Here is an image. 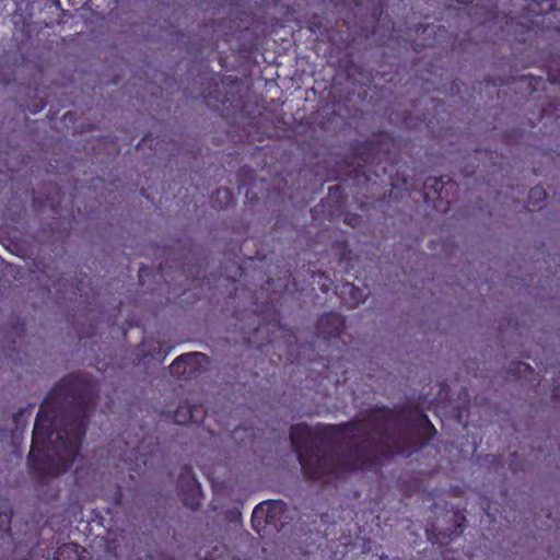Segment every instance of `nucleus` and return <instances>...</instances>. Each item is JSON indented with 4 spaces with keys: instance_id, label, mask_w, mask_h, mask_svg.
I'll return each instance as SVG.
<instances>
[{
    "instance_id": "obj_1",
    "label": "nucleus",
    "mask_w": 560,
    "mask_h": 560,
    "mask_svg": "<svg viewBox=\"0 0 560 560\" xmlns=\"http://www.w3.org/2000/svg\"><path fill=\"white\" fill-rule=\"evenodd\" d=\"M389 415L376 411L368 420L318 432L305 424L291 428L290 441L304 474L329 482L341 474L365 466L378 443L388 441Z\"/></svg>"
},
{
    "instance_id": "obj_2",
    "label": "nucleus",
    "mask_w": 560,
    "mask_h": 560,
    "mask_svg": "<svg viewBox=\"0 0 560 560\" xmlns=\"http://www.w3.org/2000/svg\"><path fill=\"white\" fill-rule=\"evenodd\" d=\"M85 417V410H80L57 421L40 408L34 424L30 452L32 460L40 457L38 470L57 476L72 465L84 434Z\"/></svg>"
},
{
    "instance_id": "obj_3",
    "label": "nucleus",
    "mask_w": 560,
    "mask_h": 560,
    "mask_svg": "<svg viewBox=\"0 0 560 560\" xmlns=\"http://www.w3.org/2000/svg\"><path fill=\"white\" fill-rule=\"evenodd\" d=\"M285 511V503L282 501H265L259 503L253 511L252 524L257 533L264 532L268 526L278 528V522Z\"/></svg>"
},
{
    "instance_id": "obj_4",
    "label": "nucleus",
    "mask_w": 560,
    "mask_h": 560,
    "mask_svg": "<svg viewBox=\"0 0 560 560\" xmlns=\"http://www.w3.org/2000/svg\"><path fill=\"white\" fill-rule=\"evenodd\" d=\"M208 364V358L200 352H190L178 357L171 365L172 375L178 378H190Z\"/></svg>"
},
{
    "instance_id": "obj_5",
    "label": "nucleus",
    "mask_w": 560,
    "mask_h": 560,
    "mask_svg": "<svg viewBox=\"0 0 560 560\" xmlns=\"http://www.w3.org/2000/svg\"><path fill=\"white\" fill-rule=\"evenodd\" d=\"M182 480L186 482L188 491L190 493V497L185 498L184 502L185 504L189 505L190 508H194L198 504L197 502V494L199 492V483L195 479V477L191 475L190 470H186L185 474L182 477Z\"/></svg>"
},
{
    "instance_id": "obj_6",
    "label": "nucleus",
    "mask_w": 560,
    "mask_h": 560,
    "mask_svg": "<svg viewBox=\"0 0 560 560\" xmlns=\"http://www.w3.org/2000/svg\"><path fill=\"white\" fill-rule=\"evenodd\" d=\"M342 322L339 315L329 314L319 320V329L323 334L334 335L338 332Z\"/></svg>"
},
{
    "instance_id": "obj_7",
    "label": "nucleus",
    "mask_w": 560,
    "mask_h": 560,
    "mask_svg": "<svg viewBox=\"0 0 560 560\" xmlns=\"http://www.w3.org/2000/svg\"><path fill=\"white\" fill-rule=\"evenodd\" d=\"M174 420L178 424H186L189 421H197V417L195 416V410L189 406L184 405L179 406L175 411Z\"/></svg>"
},
{
    "instance_id": "obj_8",
    "label": "nucleus",
    "mask_w": 560,
    "mask_h": 560,
    "mask_svg": "<svg viewBox=\"0 0 560 560\" xmlns=\"http://www.w3.org/2000/svg\"><path fill=\"white\" fill-rule=\"evenodd\" d=\"M78 545L67 544L58 549L55 560H78Z\"/></svg>"
},
{
    "instance_id": "obj_9",
    "label": "nucleus",
    "mask_w": 560,
    "mask_h": 560,
    "mask_svg": "<svg viewBox=\"0 0 560 560\" xmlns=\"http://www.w3.org/2000/svg\"><path fill=\"white\" fill-rule=\"evenodd\" d=\"M345 291L353 295V303L351 304L352 307L364 302L363 292L354 288L352 284L345 285Z\"/></svg>"
},
{
    "instance_id": "obj_10",
    "label": "nucleus",
    "mask_w": 560,
    "mask_h": 560,
    "mask_svg": "<svg viewBox=\"0 0 560 560\" xmlns=\"http://www.w3.org/2000/svg\"><path fill=\"white\" fill-rule=\"evenodd\" d=\"M546 196L545 190L541 187H535L529 192L530 200H542Z\"/></svg>"
},
{
    "instance_id": "obj_11",
    "label": "nucleus",
    "mask_w": 560,
    "mask_h": 560,
    "mask_svg": "<svg viewBox=\"0 0 560 560\" xmlns=\"http://www.w3.org/2000/svg\"><path fill=\"white\" fill-rule=\"evenodd\" d=\"M218 198H223L225 205H229L231 202L232 196L231 192L228 189H219L217 192Z\"/></svg>"
},
{
    "instance_id": "obj_12",
    "label": "nucleus",
    "mask_w": 560,
    "mask_h": 560,
    "mask_svg": "<svg viewBox=\"0 0 560 560\" xmlns=\"http://www.w3.org/2000/svg\"><path fill=\"white\" fill-rule=\"evenodd\" d=\"M458 2H462V3H469L471 2L472 0H457Z\"/></svg>"
}]
</instances>
